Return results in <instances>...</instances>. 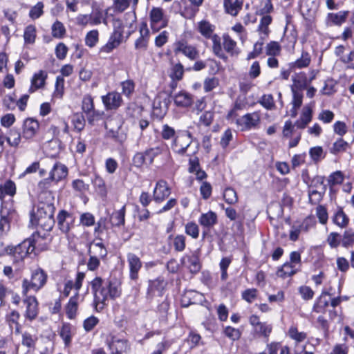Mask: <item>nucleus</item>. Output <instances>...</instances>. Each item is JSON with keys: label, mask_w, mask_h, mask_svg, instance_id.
Instances as JSON below:
<instances>
[{"label": "nucleus", "mask_w": 354, "mask_h": 354, "mask_svg": "<svg viewBox=\"0 0 354 354\" xmlns=\"http://www.w3.org/2000/svg\"><path fill=\"white\" fill-rule=\"evenodd\" d=\"M89 284L94 297L93 304L97 312L104 308L109 299H115L120 296V286L115 282L105 281L100 277H95Z\"/></svg>", "instance_id": "nucleus-1"}, {"label": "nucleus", "mask_w": 354, "mask_h": 354, "mask_svg": "<svg viewBox=\"0 0 354 354\" xmlns=\"http://www.w3.org/2000/svg\"><path fill=\"white\" fill-rule=\"evenodd\" d=\"M39 232H36L30 237L17 245H7L0 250V255L8 254L12 257L15 262L22 261L28 254H31L37 245H39Z\"/></svg>", "instance_id": "nucleus-2"}, {"label": "nucleus", "mask_w": 354, "mask_h": 354, "mask_svg": "<svg viewBox=\"0 0 354 354\" xmlns=\"http://www.w3.org/2000/svg\"><path fill=\"white\" fill-rule=\"evenodd\" d=\"M292 84L290 86L292 92V108L289 111V115L292 118H295L297 115V111L302 105L304 91L307 88L310 84L308 78L304 72L295 73L292 76Z\"/></svg>", "instance_id": "nucleus-3"}, {"label": "nucleus", "mask_w": 354, "mask_h": 354, "mask_svg": "<svg viewBox=\"0 0 354 354\" xmlns=\"http://www.w3.org/2000/svg\"><path fill=\"white\" fill-rule=\"evenodd\" d=\"M48 274L41 268H37L33 270L31 273V279L29 281L24 279L22 282V293L26 295L28 292L30 290L35 292L39 291L42 288L47 282Z\"/></svg>", "instance_id": "nucleus-4"}, {"label": "nucleus", "mask_w": 354, "mask_h": 354, "mask_svg": "<svg viewBox=\"0 0 354 354\" xmlns=\"http://www.w3.org/2000/svg\"><path fill=\"white\" fill-rule=\"evenodd\" d=\"M140 36L134 42V48L136 50V59L137 62L141 61L148 50L150 32L147 24L143 22L139 27Z\"/></svg>", "instance_id": "nucleus-5"}, {"label": "nucleus", "mask_w": 354, "mask_h": 354, "mask_svg": "<svg viewBox=\"0 0 354 354\" xmlns=\"http://www.w3.org/2000/svg\"><path fill=\"white\" fill-rule=\"evenodd\" d=\"M192 142L191 133L185 130L177 131L176 136L173 140L171 148L173 151L178 155H185Z\"/></svg>", "instance_id": "nucleus-6"}, {"label": "nucleus", "mask_w": 354, "mask_h": 354, "mask_svg": "<svg viewBox=\"0 0 354 354\" xmlns=\"http://www.w3.org/2000/svg\"><path fill=\"white\" fill-rule=\"evenodd\" d=\"M149 17L150 27L153 32H158L168 26L169 18L161 8L153 7L149 12Z\"/></svg>", "instance_id": "nucleus-7"}, {"label": "nucleus", "mask_w": 354, "mask_h": 354, "mask_svg": "<svg viewBox=\"0 0 354 354\" xmlns=\"http://www.w3.org/2000/svg\"><path fill=\"white\" fill-rule=\"evenodd\" d=\"M110 354H129L131 352V344L125 338L112 336L106 342Z\"/></svg>", "instance_id": "nucleus-8"}, {"label": "nucleus", "mask_w": 354, "mask_h": 354, "mask_svg": "<svg viewBox=\"0 0 354 354\" xmlns=\"http://www.w3.org/2000/svg\"><path fill=\"white\" fill-rule=\"evenodd\" d=\"M174 53H182L190 60H196L199 57V52L196 46L190 45L185 39H180L174 44Z\"/></svg>", "instance_id": "nucleus-9"}, {"label": "nucleus", "mask_w": 354, "mask_h": 354, "mask_svg": "<svg viewBox=\"0 0 354 354\" xmlns=\"http://www.w3.org/2000/svg\"><path fill=\"white\" fill-rule=\"evenodd\" d=\"M55 211V207L53 203H43L41 202L37 206V210L35 208L31 213V222L33 223L35 219L41 218H46V217H53Z\"/></svg>", "instance_id": "nucleus-10"}, {"label": "nucleus", "mask_w": 354, "mask_h": 354, "mask_svg": "<svg viewBox=\"0 0 354 354\" xmlns=\"http://www.w3.org/2000/svg\"><path fill=\"white\" fill-rule=\"evenodd\" d=\"M260 122V115L258 112L246 113L241 118L236 119V123L243 131H248L256 128Z\"/></svg>", "instance_id": "nucleus-11"}, {"label": "nucleus", "mask_w": 354, "mask_h": 354, "mask_svg": "<svg viewBox=\"0 0 354 354\" xmlns=\"http://www.w3.org/2000/svg\"><path fill=\"white\" fill-rule=\"evenodd\" d=\"M102 102L106 111L116 110L122 104L121 95L116 91L109 92L101 97Z\"/></svg>", "instance_id": "nucleus-12"}, {"label": "nucleus", "mask_w": 354, "mask_h": 354, "mask_svg": "<svg viewBox=\"0 0 354 354\" xmlns=\"http://www.w3.org/2000/svg\"><path fill=\"white\" fill-rule=\"evenodd\" d=\"M75 216L66 210H61L57 215L59 229L63 233H68L75 224Z\"/></svg>", "instance_id": "nucleus-13"}, {"label": "nucleus", "mask_w": 354, "mask_h": 354, "mask_svg": "<svg viewBox=\"0 0 354 354\" xmlns=\"http://www.w3.org/2000/svg\"><path fill=\"white\" fill-rule=\"evenodd\" d=\"M171 194V188L165 180L157 182L153 192V199L157 203H162Z\"/></svg>", "instance_id": "nucleus-14"}, {"label": "nucleus", "mask_w": 354, "mask_h": 354, "mask_svg": "<svg viewBox=\"0 0 354 354\" xmlns=\"http://www.w3.org/2000/svg\"><path fill=\"white\" fill-rule=\"evenodd\" d=\"M122 33L118 31H113L108 41L99 50L100 54H109L114 49L117 48L122 41Z\"/></svg>", "instance_id": "nucleus-15"}, {"label": "nucleus", "mask_w": 354, "mask_h": 354, "mask_svg": "<svg viewBox=\"0 0 354 354\" xmlns=\"http://www.w3.org/2000/svg\"><path fill=\"white\" fill-rule=\"evenodd\" d=\"M127 260L129 269V278L133 281H136L142 266V261L136 254L131 252L127 254Z\"/></svg>", "instance_id": "nucleus-16"}, {"label": "nucleus", "mask_w": 354, "mask_h": 354, "mask_svg": "<svg viewBox=\"0 0 354 354\" xmlns=\"http://www.w3.org/2000/svg\"><path fill=\"white\" fill-rule=\"evenodd\" d=\"M85 274L82 272H78L75 281L72 280L66 281L64 285V289L60 291L62 296L64 297H68L73 288H75L76 292H79V290L82 286Z\"/></svg>", "instance_id": "nucleus-17"}, {"label": "nucleus", "mask_w": 354, "mask_h": 354, "mask_svg": "<svg viewBox=\"0 0 354 354\" xmlns=\"http://www.w3.org/2000/svg\"><path fill=\"white\" fill-rule=\"evenodd\" d=\"M24 303L26 305L24 317L30 322L35 319L39 313L38 301L36 297L27 296L24 299Z\"/></svg>", "instance_id": "nucleus-18"}, {"label": "nucleus", "mask_w": 354, "mask_h": 354, "mask_svg": "<svg viewBox=\"0 0 354 354\" xmlns=\"http://www.w3.org/2000/svg\"><path fill=\"white\" fill-rule=\"evenodd\" d=\"M39 128V122L34 118H29L23 124L22 137L26 140H31L36 135Z\"/></svg>", "instance_id": "nucleus-19"}, {"label": "nucleus", "mask_w": 354, "mask_h": 354, "mask_svg": "<svg viewBox=\"0 0 354 354\" xmlns=\"http://www.w3.org/2000/svg\"><path fill=\"white\" fill-rule=\"evenodd\" d=\"M88 253L89 255L104 258L107 255V250L102 242L101 239L95 238L92 242L88 244Z\"/></svg>", "instance_id": "nucleus-20"}, {"label": "nucleus", "mask_w": 354, "mask_h": 354, "mask_svg": "<svg viewBox=\"0 0 354 354\" xmlns=\"http://www.w3.org/2000/svg\"><path fill=\"white\" fill-rule=\"evenodd\" d=\"M183 263L188 268L192 273H197L200 271L201 266L199 256L195 252L192 255H187L182 259Z\"/></svg>", "instance_id": "nucleus-21"}, {"label": "nucleus", "mask_w": 354, "mask_h": 354, "mask_svg": "<svg viewBox=\"0 0 354 354\" xmlns=\"http://www.w3.org/2000/svg\"><path fill=\"white\" fill-rule=\"evenodd\" d=\"M47 77V73L43 70H40L35 73L31 79V86L29 88V92L33 93L37 89L43 88L45 86Z\"/></svg>", "instance_id": "nucleus-22"}, {"label": "nucleus", "mask_w": 354, "mask_h": 354, "mask_svg": "<svg viewBox=\"0 0 354 354\" xmlns=\"http://www.w3.org/2000/svg\"><path fill=\"white\" fill-rule=\"evenodd\" d=\"M272 19L269 15H263L258 26L257 32L260 39L266 40L269 36L270 30L269 26L272 23Z\"/></svg>", "instance_id": "nucleus-23"}, {"label": "nucleus", "mask_w": 354, "mask_h": 354, "mask_svg": "<svg viewBox=\"0 0 354 354\" xmlns=\"http://www.w3.org/2000/svg\"><path fill=\"white\" fill-rule=\"evenodd\" d=\"M218 221L217 215L212 211H209L206 213H203L198 218L199 224L204 228L209 230Z\"/></svg>", "instance_id": "nucleus-24"}, {"label": "nucleus", "mask_w": 354, "mask_h": 354, "mask_svg": "<svg viewBox=\"0 0 354 354\" xmlns=\"http://www.w3.org/2000/svg\"><path fill=\"white\" fill-rule=\"evenodd\" d=\"M300 270V268L295 267L288 261L277 268L276 274L278 277L286 279L291 277Z\"/></svg>", "instance_id": "nucleus-25"}, {"label": "nucleus", "mask_w": 354, "mask_h": 354, "mask_svg": "<svg viewBox=\"0 0 354 354\" xmlns=\"http://www.w3.org/2000/svg\"><path fill=\"white\" fill-rule=\"evenodd\" d=\"M196 29L205 39H208L215 32L216 26L209 21L203 19L197 24Z\"/></svg>", "instance_id": "nucleus-26"}, {"label": "nucleus", "mask_w": 354, "mask_h": 354, "mask_svg": "<svg viewBox=\"0 0 354 354\" xmlns=\"http://www.w3.org/2000/svg\"><path fill=\"white\" fill-rule=\"evenodd\" d=\"M20 314L18 311L13 310L8 313L6 316V321L11 330L15 329L16 334L21 333V326L19 323Z\"/></svg>", "instance_id": "nucleus-27"}, {"label": "nucleus", "mask_w": 354, "mask_h": 354, "mask_svg": "<svg viewBox=\"0 0 354 354\" xmlns=\"http://www.w3.org/2000/svg\"><path fill=\"white\" fill-rule=\"evenodd\" d=\"M80 298L79 292H75V295L71 297L66 306V314L68 319H73L75 317L77 308H78V300Z\"/></svg>", "instance_id": "nucleus-28"}, {"label": "nucleus", "mask_w": 354, "mask_h": 354, "mask_svg": "<svg viewBox=\"0 0 354 354\" xmlns=\"http://www.w3.org/2000/svg\"><path fill=\"white\" fill-rule=\"evenodd\" d=\"M67 167L60 162H56L54 165L51 171H50L51 178H53L55 183H57L62 179L64 178L67 176Z\"/></svg>", "instance_id": "nucleus-29"}, {"label": "nucleus", "mask_w": 354, "mask_h": 354, "mask_svg": "<svg viewBox=\"0 0 354 354\" xmlns=\"http://www.w3.org/2000/svg\"><path fill=\"white\" fill-rule=\"evenodd\" d=\"M330 293L326 290H323L321 295L315 303L313 310L317 313H325L326 308L329 305V301L326 299V296Z\"/></svg>", "instance_id": "nucleus-30"}, {"label": "nucleus", "mask_w": 354, "mask_h": 354, "mask_svg": "<svg viewBox=\"0 0 354 354\" xmlns=\"http://www.w3.org/2000/svg\"><path fill=\"white\" fill-rule=\"evenodd\" d=\"M12 210L7 209L6 207L2 205L0 212V234H2L10 230V216L12 213Z\"/></svg>", "instance_id": "nucleus-31"}, {"label": "nucleus", "mask_w": 354, "mask_h": 354, "mask_svg": "<svg viewBox=\"0 0 354 354\" xmlns=\"http://www.w3.org/2000/svg\"><path fill=\"white\" fill-rule=\"evenodd\" d=\"M242 6L243 0H224L225 10L232 16H236Z\"/></svg>", "instance_id": "nucleus-32"}, {"label": "nucleus", "mask_w": 354, "mask_h": 354, "mask_svg": "<svg viewBox=\"0 0 354 354\" xmlns=\"http://www.w3.org/2000/svg\"><path fill=\"white\" fill-rule=\"evenodd\" d=\"M208 39H210L212 42V48L214 54L220 59H226L227 56L223 50L221 37L217 34L214 33L209 37Z\"/></svg>", "instance_id": "nucleus-33"}, {"label": "nucleus", "mask_w": 354, "mask_h": 354, "mask_svg": "<svg viewBox=\"0 0 354 354\" xmlns=\"http://www.w3.org/2000/svg\"><path fill=\"white\" fill-rule=\"evenodd\" d=\"M16 185L11 180H8L4 184H0V200L3 201L6 196L13 197L16 194Z\"/></svg>", "instance_id": "nucleus-34"}, {"label": "nucleus", "mask_w": 354, "mask_h": 354, "mask_svg": "<svg viewBox=\"0 0 354 354\" xmlns=\"http://www.w3.org/2000/svg\"><path fill=\"white\" fill-rule=\"evenodd\" d=\"M34 221H35L37 225L46 232L43 233V234H40L41 237L39 239V241L45 239L46 232H50L53 229L55 224L54 216L49 218L46 217V218H41L38 219H35Z\"/></svg>", "instance_id": "nucleus-35"}, {"label": "nucleus", "mask_w": 354, "mask_h": 354, "mask_svg": "<svg viewBox=\"0 0 354 354\" xmlns=\"http://www.w3.org/2000/svg\"><path fill=\"white\" fill-rule=\"evenodd\" d=\"M272 325L266 322H261L259 325L253 329L254 334L258 337H263L265 342H268V337L272 332Z\"/></svg>", "instance_id": "nucleus-36"}, {"label": "nucleus", "mask_w": 354, "mask_h": 354, "mask_svg": "<svg viewBox=\"0 0 354 354\" xmlns=\"http://www.w3.org/2000/svg\"><path fill=\"white\" fill-rule=\"evenodd\" d=\"M174 102L178 106L188 107L192 104V95L186 92H180L174 97Z\"/></svg>", "instance_id": "nucleus-37"}, {"label": "nucleus", "mask_w": 354, "mask_h": 354, "mask_svg": "<svg viewBox=\"0 0 354 354\" xmlns=\"http://www.w3.org/2000/svg\"><path fill=\"white\" fill-rule=\"evenodd\" d=\"M223 48L227 53H230L231 55H237L239 53L236 42L232 39L230 35L227 34L223 35Z\"/></svg>", "instance_id": "nucleus-38"}, {"label": "nucleus", "mask_w": 354, "mask_h": 354, "mask_svg": "<svg viewBox=\"0 0 354 354\" xmlns=\"http://www.w3.org/2000/svg\"><path fill=\"white\" fill-rule=\"evenodd\" d=\"M333 223L341 228L346 227L349 223V218L344 212L342 209H339L332 218Z\"/></svg>", "instance_id": "nucleus-39"}, {"label": "nucleus", "mask_w": 354, "mask_h": 354, "mask_svg": "<svg viewBox=\"0 0 354 354\" xmlns=\"http://www.w3.org/2000/svg\"><path fill=\"white\" fill-rule=\"evenodd\" d=\"M125 212L126 208L124 205L119 210L113 212L110 218L111 225L117 227L123 225L125 222Z\"/></svg>", "instance_id": "nucleus-40"}, {"label": "nucleus", "mask_w": 354, "mask_h": 354, "mask_svg": "<svg viewBox=\"0 0 354 354\" xmlns=\"http://www.w3.org/2000/svg\"><path fill=\"white\" fill-rule=\"evenodd\" d=\"M169 239L171 241L174 249L177 252H183L186 247V237L183 234L170 235Z\"/></svg>", "instance_id": "nucleus-41"}, {"label": "nucleus", "mask_w": 354, "mask_h": 354, "mask_svg": "<svg viewBox=\"0 0 354 354\" xmlns=\"http://www.w3.org/2000/svg\"><path fill=\"white\" fill-rule=\"evenodd\" d=\"M311 62V57L307 51L303 50L301 57L292 64V68L301 69L308 67Z\"/></svg>", "instance_id": "nucleus-42"}, {"label": "nucleus", "mask_w": 354, "mask_h": 354, "mask_svg": "<svg viewBox=\"0 0 354 354\" xmlns=\"http://www.w3.org/2000/svg\"><path fill=\"white\" fill-rule=\"evenodd\" d=\"M66 33V28L62 22L56 20L51 26V35L54 38L62 39Z\"/></svg>", "instance_id": "nucleus-43"}, {"label": "nucleus", "mask_w": 354, "mask_h": 354, "mask_svg": "<svg viewBox=\"0 0 354 354\" xmlns=\"http://www.w3.org/2000/svg\"><path fill=\"white\" fill-rule=\"evenodd\" d=\"M66 346H69L72 340V326L70 324H64L59 332Z\"/></svg>", "instance_id": "nucleus-44"}, {"label": "nucleus", "mask_w": 354, "mask_h": 354, "mask_svg": "<svg viewBox=\"0 0 354 354\" xmlns=\"http://www.w3.org/2000/svg\"><path fill=\"white\" fill-rule=\"evenodd\" d=\"M21 140V136L19 131L16 128L10 129L8 136L6 137V141L11 147H17L19 146Z\"/></svg>", "instance_id": "nucleus-45"}, {"label": "nucleus", "mask_w": 354, "mask_h": 354, "mask_svg": "<svg viewBox=\"0 0 354 354\" xmlns=\"http://www.w3.org/2000/svg\"><path fill=\"white\" fill-rule=\"evenodd\" d=\"M85 45L89 48H93L99 41V32L97 30L88 31L84 39Z\"/></svg>", "instance_id": "nucleus-46"}, {"label": "nucleus", "mask_w": 354, "mask_h": 354, "mask_svg": "<svg viewBox=\"0 0 354 354\" xmlns=\"http://www.w3.org/2000/svg\"><path fill=\"white\" fill-rule=\"evenodd\" d=\"M163 151L164 147L160 146L149 148L145 150V153L148 160V165H151L153 162L154 158L162 153Z\"/></svg>", "instance_id": "nucleus-47"}, {"label": "nucleus", "mask_w": 354, "mask_h": 354, "mask_svg": "<svg viewBox=\"0 0 354 354\" xmlns=\"http://www.w3.org/2000/svg\"><path fill=\"white\" fill-rule=\"evenodd\" d=\"M342 245L344 248H348L354 245V231L349 228L346 230L341 239Z\"/></svg>", "instance_id": "nucleus-48"}, {"label": "nucleus", "mask_w": 354, "mask_h": 354, "mask_svg": "<svg viewBox=\"0 0 354 354\" xmlns=\"http://www.w3.org/2000/svg\"><path fill=\"white\" fill-rule=\"evenodd\" d=\"M25 43L32 44L36 39V28L34 25H28L26 27L24 32Z\"/></svg>", "instance_id": "nucleus-49"}, {"label": "nucleus", "mask_w": 354, "mask_h": 354, "mask_svg": "<svg viewBox=\"0 0 354 354\" xmlns=\"http://www.w3.org/2000/svg\"><path fill=\"white\" fill-rule=\"evenodd\" d=\"M199 227L194 221L188 222L185 225V232L192 239H196L199 236Z\"/></svg>", "instance_id": "nucleus-50"}, {"label": "nucleus", "mask_w": 354, "mask_h": 354, "mask_svg": "<svg viewBox=\"0 0 354 354\" xmlns=\"http://www.w3.org/2000/svg\"><path fill=\"white\" fill-rule=\"evenodd\" d=\"M44 5L43 2H37L34 6H32L28 16L32 20L39 19L44 14Z\"/></svg>", "instance_id": "nucleus-51"}, {"label": "nucleus", "mask_w": 354, "mask_h": 354, "mask_svg": "<svg viewBox=\"0 0 354 354\" xmlns=\"http://www.w3.org/2000/svg\"><path fill=\"white\" fill-rule=\"evenodd\" d=\"M223 198L225 202L230 205H234L238 202V196L236 191L231 188L227 187L223 192Z\"/></svg>", "instance_id": "nucleus-52"}, {"label": "nucleus", "mask_w": 354, "mask_h": 354, "mask_svg": "<svg viewBox=\"0 0 354 354\" xmlns=\"http://www.w3.org/2000/svg\"><path fill=\"white\" fill-rule=\"evenodd\" d=\"M64 90V80L62 76H57L55 85V91L53 92V97L60 99L62 97Z\"/></svg>", "instance_id": "nucleus-53"}, {"label": "nucleus", "mask_w": 354, "mask_h": 354, "mask_svg": "<svg viewBox=\"0 0 354 354\" xmlns=\"http://www.w3.org/2000/svg\"><path fill=\"white\" fill-rule=\"evenodd\" d=\"M309 228L308 221H305L299 227H293L290 232V239L292 241H296L299 236L301 232H307Z\"/></svg>", "instance_id": "nucleus-54"}, {"label": "nucleus", "mask_w": 354, "mask_h": 354, "mask_svg": "<svg viewBox=\"0 0 354 354\" xmlns=\"http://www.w3.org/2000/svg\"><path fill=\"white\" fill-rule=\"evenodd\" d=\"M288 335L289 337L299 343L304 341L307 335L304 332H299L296 326H292L288 330Z\"/></svg>", "instance_id": "nucleus-55"}, {"label": "nucleus", "mask_w": 354, "mask_h": 354, "mask_svg": "<svg viewBox=\"0 0 354 354\" xmlns=\"http://www.w3.org/2000/svg\"><path fill=\"white\" fill-rule=\"evenodd\" d=\"M309 155L315 162H318L325 157V153L322 147L317 146L311 147L309 150Z\"/></svg>", "instance_id": "nucleus-56"}, {"label": "nucleus", "mask_w": 354, "mask_h": 354, "mask_svg": "<svg viewBox=\"0 0 354 354\" xmlns=\"http://www.w3.org/2000/svg\"><path fill=\"white\" fill-rule=\"evenodd\" d=\"M183 66L180 63H178L174 65L171 68V71L169 76L174 82L179 81L183 78Z\"/></svg>", "instance_id": "nucleus-57"}, {"label": "nucleus", "mask_w": 354, "mask_h": 354, "mask_svg": "<svg viewBox=\"0 0 354 354\" xmlns=\"http://www.w3.org/2000/svg\"><path fill=\"white\" fill-rule=\"evenodd\" d=\"M281 46L279 42L272 41L266 46V53L268 56H277L281 53Z\"/></svg>", "instance_id": "nucleus-58"}, {"label": "nucleus", "mask_w": 354, "mask_h": 354, "mask_svg": "<svg viewBox=\"0 0 354 354\" xmlns=\"http://www.w3.org/2000/svg\"><path fill=\"white\" fill-rule=\"evenodd\" d=\"M95 108L93 98L89 94L85 95L82 100V110L86 114Z\"/></svg>", "instance_id": "nucleus-59"}, {"label": "nucleus", "mask_w": 354, "mask_h": 354, "mask_svg": "<svg viewBox=\"0 0 354 354\" xmlns=\"http://www.w3.org/2000/svg\"><path fill=\"white\" fill-rule=\"evenodd\" d=\"M133 165L137 168H140L145 165H148V160L144 152L136 153L132 159Z\"/></svg>", "instance_id": "nucleus-60"}, {"label": "nucleus", "mask_w": 354, "mask_h": 354, "mask_svg": "<svg viewBox=\"0 0 354 354\" xmlns=\"http://www.w3.org/2000/svg\"><path fill=\"white\" fill-rule=\"evenodd\" d=\"M348 147V143L344 141L342 138H339L333 143V147L330 149V152L333 154H337L338 153L345 151Z\"/></svg>", "instance_id": "nucleus-61"}, {"label": "nucleus", "mask_w": 354, "mask_h": 354, "mask_svg": "<svg viewBox=\"0 0 354 354\" xmlns=\"http://www.w3.org/2000/svg\"><path fill=\"white\" fill-rule=\"evenodd\" d=\"M344 181V175L340 171L332 173L328 178V183L330 187L340 185Z\"/></svg>", "instance_id": "nucleus-62"}, {"label": "nucleus", "mask_w": 354, "mask_h": 354, "mask_svg": "<svg viewBox=\"0 0 354 354\" xmlns=\"http://www.w3.org/2000/svg\"><path fill=\"white\" fill-rule=\"evenodd\" d=\"M223 333L232 341L238 340L241 335V333L239 329L232 326H226L223 330Z\"/></svg>", "instance_id": "nucleus-63"}, {"label": "nucleus", "mask_w": 354, "mask_h": 354, "mask_svg": "<svg viewBox=\"0 0 354 354\" xmlns=\"http://www.w3.org/2000/svg\"><path fill=\"white\" fill-rule=\"evenodd\" d=\"M89 124H93L95 122L101 120L104 115V111L96 110L95 108L89 113L85 114Z\"/></svg>", "instance_id": "nucleus-64"}]
</instances>
